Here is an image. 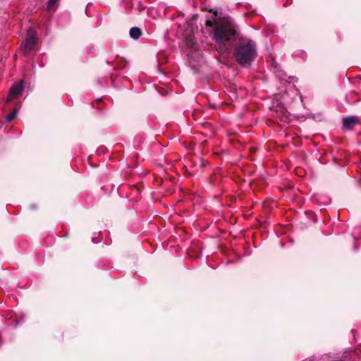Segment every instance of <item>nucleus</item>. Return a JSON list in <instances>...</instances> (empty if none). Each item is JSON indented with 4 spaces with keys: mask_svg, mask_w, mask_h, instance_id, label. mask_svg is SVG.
Listing matches in <instances>:
<instances>
[{
    "mask_svg": "<svg viewBox=\"0 0 361 361\" xmlns=\"http://www.w3.org/2000/svg\"><path fill=\"white\" fill-rule=\"evenodd\" d=\"M218 12L207 16L205 27L215 42V49L220 54H229L235 43L243 35L238 25L230 17L217 18Z\"/></svg>",
    "mask_w": 361,
    "mask_h": 361,
    "instance_id": "1",
    "label": "nucleus"
},
{
    "mask_svg": "<svg viewBox=\"0 0 361 361\" xmlns=\"http://www.w3.org/2000/svg\"><path fill=\"white\" fill-rule=\"evenodd\" d=\"M233 56L242 66H250L257 56L256 43L243 35L233 44Z\"/></svg>",
    "mask_w": 361,
    "mask_h": 361,
    "instance_id": "2",
    "label": "nucleus"
},
{
    "mask_svg": "<svg viewBox=\"0 0 361 361\" xmlns=\"http://www.w3.org/2000/svg\"><path fill=\"white\" fill-rule=\"evenodd\" d=\"M37 42V32L30 28L27 30L26 38L21 45V49L25 55H29L31 51L35 49Z\"/></svg>",
    "mask_w": 361,
    "mask_h": 361,
    "instance_id": "3",
    "label": "nucleus"
},
{
    "mask_svg": "<svg viewBox=\"0 0 361 361\" xmlns=\"http://www.w3.org/2000/svg\"><path fill=\"white\" fill-rule=\"evenodd\" d=\"M23 90V85L22 84V82L19 83V84L13 85L11 87L10 91H9V95H8L9 99H12L13 98L18 97L22 93Z\"/></svg>",
    "mask_w": 361,
    "mask_h": 361,
    "instance_id": "4",
    "label": "nucleus"
},
{
    "mask_svg": "<svg viewBox=\"0 0 361 361\" xmlns=\"http://www.w3.org/2000/svg\"><path fill=\"white\" fill-rule=\"evenodd\" d=\"M357 123H358V118L356 116L346 117L343 119V126L348 130H352Z\"/></svg>",
    "mask_w": 361,
    "mask_h": 361,
    "instance_id": "5",
    "label": "nucleus"
},
{
    "mask_svg": "<svg viewBox=\"0 0 361 361\" xmlns=\"http://www.w3.org/2000/svg\"><path fill=\"white\" fill-rule=\"evenodd\" d=\"M184 41L185 45L188 48H195V35L192 32L185 33L184 34Z\"/></svg>",
    "mask_w": 361,
    "mask_h": 361,
    "instance_id": "6",
    "label": "nucleus"
},
{
    "mask_svg": "<svg viewBox=\"0 0 361 361\" xmlns=\"http://www.w3.org/2000/svg\"><path fill=\"white\" fill-rule=\"evenodd\" d=\"M141 35V30L137 27H133L130 30V36L134 39H139Z\"/></svg>",
    "mask_w": 361,
    "mask_h": 361,
    "instance_id": "7",
    "label": "nucleus"
},
{
    "mask_svg": "<svg viewBox=\"0 0 361 361\" xmlns=\"http://www.w3.org/2000/svg\"><path fill=\"white\" fill-rule=\"evenodd\" d=\"M59 0H49L47 4V10L50 12L55 11L57 8V2Z\"/></svg>",
    "mask_w": 361,
    "mask_h": 361,
    "instance_id": "8",
    "label": "nucleus"
},
{
    "mask_svg": "<svg viewBox=\"0 0 361 361\" xmlns=\"http://www.w3.org/2000/svg\"><path fill=\"white\" fill-rule=\"evenodd\" d=\"M16 116V111L13 110L11 113H9L6 116V121L7 122H11L12 120H13Z\"/></svg>",
    "mask_w": 361,
    "mask_h": 361,
    "instance_id": "9",
    "label": "nucleus"
},
{
    "mask_svg": "<svg viewBox=\"0 0 361 361\" xmlns=\"http://www.w3.org/2000/svg\"><path fill=\"white\" fill-rule=\"evenodd\" d=\"M96 102H97V103H100V102H102V99H97Z\"/></svg>",
    "mask_w": 361,
    "mask_h": 361,
    "instance_id": "10",
    "label": "nucleus"
},
{
    "mask_svg": "<svg viewBox=\"0 0 361 361\" xmlns=\"http://www.w3.org/2000/svg\"><path fill=\"white\" fill-rule=\"evenodd\" d=\"M1 345V341H0V346Z\"/></svg>",
    "mask_w": 361,
    "mask_h": 361,
    "instance_id": "11",
    "label": "nucleus"
}]
</instances>
